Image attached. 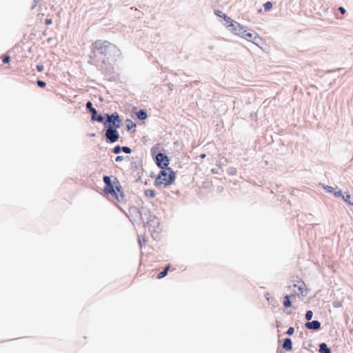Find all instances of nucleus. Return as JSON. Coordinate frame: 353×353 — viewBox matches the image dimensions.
<instances>
[{
  "label": "nucleus",
  "mask_w": 353,
  "mask_h": 353,
  "mask_svg": "<svg viewBox=\"0 0 353 353\" xmlns=\"http://www.w3.org/2000/svg\"><path fill=\"white\" fill-rule=\"evenodd\" d=\"M121 56V50L114 44L103 40H97L92 44L88 63L98 65L115 61Z\"/></svg>",
  "instance_id": "nucleus-1"
},
{
  "label": "nucleus",
  "mask_w": 353,
  "mask_h": 353,
  "mask_svg": "<svg viewBox=\"0 0 353 353\" xmlns=\"http://www.w3.org/2000/svg\"><path fill=\"white\" fill-rule=\"evenodd\" d=\"M176 179V174L171 168L161 169L158 174L154 184L157 187L168 186L174 183Z\"/></svg>",
  "instance_id": "nucleus-2"
},
{
  "label": "nucleus",
  "mask_w": 353,
  "mask_h": 353,
  "mask_svg": "<svg viewBox=\"0 0 353 353\" xmlns=\"http://www.w3.org/2000/svg\"><path fill=\"white\" fill-rule=\"evenodd\" d=\"M105 115L106 120L104 122V129L119 128L121 127L122 120L118 112L105 113Z\"/></svg>",
  "instance_id": "nucleus-3"
},
{
  "label": "nucleus",
  "mask_w": 353,
  "mask_h": 353,
  "mask_svg": "<svg viewBox=\"0 0 353 353\" xmlns=\"http://www.w3.org/2000/svg\"><path fill=\"white\" fill-rule=\"evenodd\" d=\"M114 176L104 175L103 181L105 183L103 192L106 194H110L112 196H117V192L115 191V186L117 185L116 180L113 179Z\"/></svg>",
  "instance_id": "nucleus-4"
},
{
  "label": "nucleus",
  "mask_w": 353,
  "mask_h": 353,
  "mask_svg": "<svg viewBox=\"0 0 353 353\" xmlns=\"http://www.w3.org/2000/svg\"><path fill=\"white\" fill-rule=\"evenodd\" d=\"M146 217L147 221L142 222L143 223L144 227L148 228V230L152 232H155L157 229L160 225V221L158 217L156 215L152 214V212L149 210V214Z\"/></svg>",
  "instance_id": "nucleus-5"
},
{
  "label": "nucleus",
  "mask_w": 353,
  "mask_h": 353,
  "mask_svg": "<svg viewBox=\"0 0 353 353\" xmlns=\"http://www.w3.org/2000/svg\"><path fill=\"white\" fill-rule=\"evenodd\" d=\"M129 213L132 217L139 219L141 222H143V216L149 214V210L145 207L138 208L133 205L129 208Z\"/></svg>",
  "instance_id": "nucleus-6"
},
{
  "label": "nucleus",
  "mask_w": 353,
  "mask_h": 353,
  "mask_svg": "<svg viewBox=\"0 0 353 353\" xmlns=\"http://www.w3.org/2000/svg\"><path fill=\"white\" fill-rule=\"evenodd\" d=\"M154 162L157 166L160 169L169 168L170 159L165 153L159 152L154 157Z\"/></svg>",
  "instance_id": "nucleus-7"
},
{
  "label": "nucleus",
  "mask_w": 353,
  "mask_h": 353,
  "mask_svg": "<svg viewBox=\"0 0 353 353\" xmlns=\"http://www.w3.org/2000/svg\"><path fill=\"white\" fill-rule=\"evenodd\" d=\"M117 129L118 128L104 129L105 139L107 143H114L118 141L120 138V135Z\"/></svg>",
  "instance_id": "nucleus-8"
},
{
  "label": "nucleus",
  "mask_w": 353,
  "mask_h": 353,
  "mask_svg": "<svg viewBox=\"0 0 353 353\" xmlns=\"http://www.w3.org/2000/svg\"><path fill=\"white\" fill-rule=\"evenodd\" d=\"M227 28L233 33L240 37H243V34L245 33L246 30H244V27L242 26L239 23L232 21L230 24L227 25Z\"/></svg>",
  "instance_id": "nucleus-9"
},
{
  "label": "nucleus",
  "mask_w": 353,
  "mask_h": 353,
  "mask_svg": "<svg viewBox=\"0 0 353 353\" xmlns=\"http://www.w3.org/2000/svg\"><path fill=\"white\" fill-rule=\"evenodd\" d=\"M114 180H116L117 185L115 186V191L117 192V196H112L118 202L122 203L124 201L125 194L123 190L122 186L120 184L118 179L116 176H113Z\"/></svg>",
  "instance_id": "nucleus-10"
},
{
  "label": "nucleus",
  "mask_w": 353,
  "mask_h": 353,
  "mask_svg": "<svg viewBox=\"0 0 353 353\" xmlns=\"http://www.w3.org/2000/svg\"><path fill=\"white\" fill-rule=\"evenodd\" d=\"M242 37L249 41H252L256 45H258V42L262 40L261 38L255 32H245Z\"/></svg>",
  "instance_id": "nucleus-11"
},
{
  "label": "nucleus",
  "mask_w": 353,
  "mask_h": 353,
  "mask_svg": "<svg viewBox=\"0 0 353 353\" xmlns=\"http://www.w3.org/2000/svg\"><path fill=\"white\" fill-rule=\"evenodd\" d=\"M130 166L132 170V174H133L137 171L140 170L141 168H142V161L137 157H136L135 158L132 157Z\"/></svg>",
  "instance_id": "nucleus-12"
},
{
  "label": "nucleus",
  "mask_w": 353,
  "mask_h": 353,
  "mask_svg": "<svg viewBox=\"0 0 353 353\" xmlns=\"http://www.w3.org/2000/svg\"><path fill=\"white\" fill-rule=\"evenodd\" d=\"M321 323L318 320H314L312 321H308L305 324V327L307 330L317 331L321 329Z\"/></svg>",
  "instance_id": "nucleus-13"
},
{
  "label": "nucleus",
  "mask_w": 353,
  "mask_h": 353,
  "mask_svg": "<svg viewBox=\"0 0 353 353\" xmlns=\"http://www.w3.org/2000/svg\"><path fill=\"white\" fill-rule=\"evenodd\" d=\"M214 14L216 16L222 18L225 21V25L230 24L233 21L230 17L223 13L222 11L219 10H216L214 11Z\"/></svg>",
  "instance_id": "nucleus-14"
},
{
  "label": "nucleus",
  "mask_w": 353,
  "mask_h": 353,
  "mask_svg": "<svg viewBox=\"0 0 353 353\" xmlns=\"http://www.w3.org/2000/svg\"><path fill=\"white\" fill-rule=\"evenodd\" d=\"M133 112L135 114L137 119H139L141 121H144L148 117V113L145 109H140L135 112L134 111Z\"/></svg>",
  "instance_id": "nucleus-15"
},
{
  "label": "nucleus",
  "mask_w": 353,
  "mask_h": 353,
  "mask_svg": "<svg viewBox=\"0 0 353 353\" xmlns=\"http://www.w3.org/2000/svg\"><path fill=\"white\" fill-rule=\"evenodd\" d=\"M282 347L286 351H291L292 350V339L289 337L285 338L283 341Z\"/></svg>",
  "instance_id": "nucleus-16"
},
{
  "label": "nucleus",
  "mask_w": 353,
  "mask_h": 353,
  "mask_svg": "<svg viewBox=\"0 0 353 353\" xmlns=\"http://www.w3.org/2000/svg\"><path fill=\"white\" fill-rule=\"evenodd\" d=\"M319 347V353H332L331 349L324 342L320 343Z\"/></svg>",
  "instance_id": "nucleus-17"
},
{
  "label": "nucleus",
  "mask_w": 353,
  "mask_h": 353,
  "mask_svg": "<svg viewBox=\"0 0 353 353\" xmlns=\"http://www.w3.org/2000/svg\"><path fill=\"white\" fill-rule=\"evenodd\" d=\"M283 304L285 307L288 308L292 306V301L290 300V296L288 294H286L283 297Z\"/></svg>",
  "instance_id": "nucleus-18"
},
{
  "label": "nucleus",
  "mask_w": 353,
  "mask_h": 353,
  "mask_svg": "<svg viewBox=\"0 0 353 353\" xmlns=\"http://www.w3.org/2000/svg\"><path fill=\"white\" fill-rule=\"evenodd\" d=\"M143 172V169L141 168L140 170H138L136 172L132 174L133 177L135 179L136 182H138L141 179Z\"/></svg>",
  "instance_id": "nucleus-19"
},
{
  "label": "nucleus",
  "mask_w": 353,
  "mask_h": 353,
  "mask_svg": "<svg viewBox=\"0 0 353 353\" xmlns=\"http://www.w3.org/2000/svg\"><path fill=\"white\" fill-rule=\"evenodd\" d=\"M106 120V115L105 114L104 115L102 114H97L95 119L92 121H97L98 123H103L104 125V122H105Z\"/></svg>",
  "instance_id": "nucleus-20"
},
{
  "label": "nucleus",
  "mask_w": 353,
  "mask_h": 353,
  "mask_svg": "<svg viewBox=\"0 0 353 353\" xmlns=\"http://www.w3.org/2000/svg\"><path fill=\"white\" fill-rule=\"evenodd\" d=\"M343 200L350 205H353L351 195L348 192H345L342 197Z\"/></svg>",
  "instance_id": "nucleus-21"
},
{
  "label": "nucleus",
  "mask_w": 353,
  "mask_h": 353,
  "mask_svg": "<svg viewBox=\"0 0 353 353\" xmlns=\"http://www.w3.org/2000/svg\"><path fill=\"white\" fill-rule=\"evenodd\" d=\"M144 194L147 197L153 198L156 195V192L154 190L147 189L144 191Z\"/></svg>",
  "instance_id": "nucleus-22"
},
{
  "label": "nucleus",
  "mask_w": 353,
  "mask_h": 353,
  "mask_svg": "<svg viewBox=\"0 0 353 353\" xmlns=\"http://www.w3.org/2000/svg\"><path fill=\"white\" fill-rule=\"evenodd\" d=\"M126 121L128 122V123H127L126 125V128L128 131H130L132 128H136V123L132 122L130 119H128Z\"/></svg>",
  "instance_id": "nucleus-23"
},
{
  "label": "nucleus",
  "mask_w": 353,
  "mask_h": 353,
  "mask_svg": "<svg viewBox=\"0 0 353 353\" xmlns=\"http://www.w3.org/2000/svg\"><path fill=\"white\" fill-rule=\"evenodd\" d=\"M273 4L271 1H267L263 4L264 10L269 12L272 8Z\"/></svg>",
  "instance_id": "nucleus-24"
},
{
  "label": "nucleus",
  "mask_w": 353,
  "mask_h": 353,
  "mask_svg": "<svg viewBox=\"0 0 353 353\" xmlns=\"http://www.w3.org/2000/svg\"><path fill=\"white\" fill-rule=\"evenodd\" d=\"M112 152L115 154H118L122 152V146L117 145L114 148H112Z\"/></svg>",
  "instance_id": "nucleus-25"
},
{
  "label": "nucleus",
  "mask_w": 353,
  "mask_h": 353,
  "mask_svg": "<svg viewBox=\"0 0 353 353\" xmlns=\"http://www.w3.org/2000/svg\"><path fill=\"white\" fill-rule=\"evenodd\" d=\"M305 319L310 321L313 317V312L312 310H307L305 314Z\"/></svg>",
  "instance_id": "nucleus-26"
},
{
  "label": "nucleus",
  "mask_w": 353,
  "mask_h": 353,
  "mask_svg": "<svg viewBox=\"0 0 353 353\" xmlns=\"http://www.w3.org/2000/svg\"><path fill=\"white\" fill-rule=\"evenodd\" d=\"M85 108L88 112L93 110L94 108L93 107L92 103L90 101H88L85 103Z\"/></svg>",
  "instance_id": "nucleus-27"
},
{
  "label": "nucleus",
  "mask_w": 353,
  "mask_h": 353,
  "mask_svg": "<svg viewBox=\"0 0 353 353\" xmlns=\"http://www.w3.org/2000/svg\"><path fill=\"white\" fill-rule=\"evenodd\" d=\"M10 59L11 58L8 54H4L2 56V61L3 63H9Z\"/></svg>",
  "instance_id": "nucleus-28"
},
{
  "label": "nucleus",
  "mask_w": 353,
  "mask_h": 353,
  "mask_svg": "<svg viewBox=\"0 0 353 353\" xmlns=\"http://www.w3.org/2000/svg\"><path fill=\"white\" fill-rule=\"evenodd\" d=\"M90 114H91V121H93L95 117H97V115L98 114V112L97 110H96V108H94L93 110H90L89 112Z\"/></svg>",
  "instance_id": "nucleus-29"
},
{
  "label": "nucleus",
  "mask_w": 353,
  "mask_h": 353,
  "mask_svg": "<svg viewBox=\"0 0 353 353\" xmlns=\"http://www.w3.org/2000/svg\"><path fill=\"white\" fill-rule=\"evenodd\" d=\"M168 275V272H165L164 270H162L161 272H160L157 276V278L159 279H163L164 278L165 276H166Z\"/></svg>",
  "instance_id": "nucleus-30"
},
{
  "label": "nucleus",
  "mask_w": 353,
  "mask_h": 353,
  "mask_svg": "<svg viewBox=\"0 0 353 353\" xmlns=\"http://www.w3.org/2000/svg\"><path fill=\"white\" fill-rule=\"evenodd\" d=\"M37 85L41 88H44L46 86V83L44 81L38 79L37 81Z\"/></svg>",
  "instance_id": "nucleus-31"
},
{
  "label": "nucleus",
  "mask_w": 353,
  "mask_h": 353,
  "mask_svg": "<svg viewBox=\"0 0 353 353\" xmlns=\"http://www.w3.org/2000/svg\"><path fill=\"white\" fill-rule=\"evenodd\" d=\"M132 149L128 146H122V152H123L125 154H131L132 153Z\"/></svg>",
  "instance_id": "nucleus-32"
},
{
  "label": "nucleus",
  "mask_w": 353,
  "mask_h": 353,
  "mask_svg": "<svg viewBox=\"0 0 353 353\" xmlns=\"http://www.w3.org/2000/svg\"><path fill=\"white\" fill-rule=\"evenodd\" d=\"M305 286V284L303 281H302V284L301 285L298 286V290H299V293L303 296L305 295V294H303V289H304Z\"/></svg>",
  "instance_id": "nucleus-33"
},
{
  "label": "nucleus",
  "mask_w": 353,
  "mask_h": 353,
  "mask_svg": "<svg viewBox=\"0 0 353 353\" xmlns=\"http://www.w3.org/2000/svg\"><path fill=\"white\" fill-rule=\"evenodd\" d=\"M324 189L329 193H333L334 194V188L332 186H330V185H325L324 186Z\"/></svg>",
  "instance_id": "nucleus-34"
},
{
  "label": "nucleus",
  "mask_w": 353,
  "mask_h": 353,
  "mask_svg": "<svg viewBox=\"0 0 353 353\" xmlns=\"http://www.w3.org/2000/svg\"><path fill=\"white\" fill-rule=\"evenodd\" d=\"M294 328L293 327H290L285 332V334L289 336H291L294 334Z\"/></svg>",
  "instance_id": "nucleus-35"
},
{
  "label": "nucleus",
  "mask_w": 353,
  "mask_h": 353,
  "mask_svg": "<svg viewBox=\"0 0 353 353\" xmlns=\"http://www.w3.org/2000/svg\"><path fill=\"white\" fill-rule=\"evenodd\" d=\"M344 194V193H343L342 190H339L338 191H335L334 192V195L336 196V197H339V196H341L343 197V195Z\"/></svg>",
  "instance_id": "nucleus-36"
},
{
  "label": "nucleus",
  "mask_w": 353,
  "mask_h": 353,
  "mask_svg": "<svg viewBox=\"0 0 353 353\" xmlns=\"http://www.w3.org/2000/svg\"><path fill=\"white\" fill-rule=\"evenodd\" d=\"M36 68H37V71L39 72H41L44 69L43 65L42 64H37L36 65Z\"/></svg>",
  "instance_id": "nucleus-37"
},
{
  "label": "nucleus",
  "mask_w": 353,
  "mask_h": 353,
  "mask_svg": "<svg viewBox=\"0 0 353 353\" xmlns=\"http://www.w3.org/2000/svg\"><path fill=\"white\" fill-rule=\"evenodd\" d=\"M52 23V19H50V18H46L45 19V24L46 25H51Z\"/></svg>",
  "instance_id": "nucleus-38"
},
{
  "label": "nucleus",
  "mask_w": 353,
  "mask_h": 353,
  "mask_svg": "<svg viewBox=\"0 0 353 353\" xmlns=\"http://www.w3.org/2000/svg\"><path fill=\"white\" fill-rule=\"evenodd\" d=\"M338 10L342 14H344L346 12V10L342 6L339 7Z\"/></svg>",
  "instance_id": "nucleus-39"
},
{
  "label": "nucleus",
  "mask_w": 353,
  "mask_h": 353,
  "mask_svg": "<svg viewBox=\"0 0 353 353\" xmlns=\"http://www.w3.org/2000/svg\"><path fill=\"white\" fill-rule=\"evenodd\" d=\"M333 306L334 307H339L341 306V303L339 301H334L333 302Z\"/></svg>",
  "instance_id": "nucleus-40"
},
{
  "label": "nucleus",
  "mask_w": 353,
  "mask_h": 353,
  "mask_svg": "<svg viewBox=\"0 0 353 353\" xmlns=\"http://www.w3.org/2000/svg\"><path fill=\"white\" fill-rule=\"evenodd\" d=\"M39 1L40 0H33V3H32V7H31L32 10L34 9L37 6V5L39 2Z\"/></svg>",
  "instance_id": "nucleus-41"
},
{
  "label": "nucleus",
  "mask_w": 353,
  "mask_h": 353,
  "mask_svg": "<svg viewBox=\"0 0 353 353\" xmlns=\"http://www.w3.org/2000/svg\"><path fill=\"white\" fill-rule=\"evenodd\" d=\"M123 160V156H117L115 158V161L116 162H120V161H121Z\"/></svg>",
  "instance_id": "nucleus-42"
},
{
  "label": "nucleus",
  "mask_w": 353,
  "mask_h": 353,
  "mask_svg": "<svg viewBox=\"0 0 353 353\" xmlns=\"http://www.w3.org/2000/svg\"><path fill=\"white\" fill-rule=\"evenodd\" d=\"M170 267H171V265L170 264H168V265H165V267L164 268L163 270L168 273V271H169Z\"/></svg>",
  "instance_id": "nucleus-43"
},
{
  "label": "nucleus",
  "mask_w": 353,
  "mask_h": 353,
  "mask_svg": "<svg viewBox=\"0 0 353 353\" xmlns=\"http://www.w3.org/2000/svg\"><path fill=\"white\" fill-rule=\"evenodd\" d=\"M219 169L218 168H212L211 170L212 173L213 174H218L219 173Z\"/></svg>",
  "instance_id": "nucleus-44"
},
{
  "label": "nucleus",
  "mask_w": 353,
  "mask_h": 353,
  "mask_svg": "<svg viewBox=\"0 0 353 353\" xmlns=\"http://www.w3.org/2000/svg\"><path fill=\"white\" fill-rule=\"evenodd\" d=\"M145 243V240L143 239V241H142L139 238V246L141 248H142L143 246V244Z\"/></svg>",
  "instance_id": "nucleus-45"
},
{
  "label": "nucleus",
  "mask_w": 353,
  "mask_h": 353,
  "mask_svg": "<svg viewBox=\"0 0 353 353\" xmlns=\"http://www.w3.org/2000/svg\"><path fill=\"white\" fill-rule=\"evenodd\" d=\"M168 86L170 90H172L174 88V85L172 83H168Z\"/></svg>",
  "instance_id": "nucleus-46"
},
{
  "label": "nucleus",
  "mask_w": 353,
  "mask_h": 353,
  "mask_svg": "<svg viewBox=\"0 0 353 353\" xmlns=\"http://www.w3.org/2000/svg\"><path fill=\"white\" fill-rule=\"evenodd\" d=\"M205 156H206V155H205V154H201L200 155V157H201V158H202V159H203V158H205Z\"/></svg>",
  "instance_id": "nucleus-47"
},
{
  "label": "nucleus",
  "mask_w": 353,
  "mask_h": 353,
  "mask_svg": "<svg viewBox=\"0 0 353 353\" xmlns=\"http://www.w3.org/2000/svg\"><path fill=\"white\" fill-rule=\"evenodd\" d=\"M51 41H52V38H51V37H50V38H48V39H47V42H48V43H50L51 42Z\"/></svg>",
  "instance_id": "nucleus-48"
},
{
  "label": "nucleus",
  "mask_w": 353,
  "mask_h": 353,
  "mask_svg": "<svg viewBox=\"0 0 353 353\" xmlns=\"http://www.w3.org/2000/svg\"><path fill=\"white\" fill-rule=\"evenodd\" d=\"M151 152H152V154H154V147L151 149Z\"/></svg>",
  "instance_id": "nucleus-49"
},
{
  "label": "nucleus",
  "mask_w": 353,
  "mask_h": 353,
  "mask_svg": "<svg viewBox=\"0 0 353 353\" xmlns=\"http://www.w3.org/2000/svg\"><path fill=\"white\" fill-rule=\"evenodd\" d=\"M43 34L44 36L47 35L46 32V31H45V32H43Z\"/></svg>",
  "instance_id": "nucleus-50"
},
{
  "label": "nucleus",
  "mask_w": 353,
  "mask_h": 353,
  "mask_svg": "<svg viewBox=\"0 0 353 353\" xmlns=\"http://www.w3.org/2000/svg\"><path fill=\"white\" fill-rule=\"evenodd\" d=\"M95 136V134L94 133H92L90 134V137H94Z\"/></svg>",
  "instance_id": "nucleus-51"
},
{
  "label": "nucleus",
  "mask_w": 353,
  "mask_h": 353,
  "mask_svg": "<svg viewBox=\"0 0 353 353\" xmlns=\"http://www.w3.org/2000/svg\"><path fill=\"white\" fill-rule=\"evenodd\" d=\"M258 12H259V13H260V12H262V9H261V8H260V9L259 10V11H258Z\"/></svg>",
  "instance_id": "nucleus-52"
},
{
  "label": "nucleus",
  "mask_w": 353,
  "mask_h": 353,
  "mask_svg": "<svg viewBox=\"0 0 353 353\" xmlns=\"http://www.w3.org/2000/svg\"><path fill=\"white\" fill-rule=\"evenodd\" d=\"M266 299H267V300H268V301H270V298H269V297H266Z\"/></svg>",
  "instance_id": "nucleus-53"
}]
</instances>
